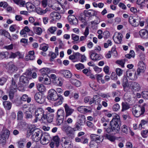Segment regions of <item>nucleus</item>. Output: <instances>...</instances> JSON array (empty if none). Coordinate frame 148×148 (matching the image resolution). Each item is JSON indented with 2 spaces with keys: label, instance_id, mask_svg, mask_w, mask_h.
I'll return each mask as SVG.
<instances>
[{
  "label": "nucleus",
  "instance_id": "c9c22d12",
  "mask_svg": "<svg viewBox=\"0 0 148 148\" xmlns=\"http://www.w3.org/2000/svg\"><path fill=\"white\" fill-rule=\"evenodd\" d=\"M138 68L144 71L146 69V65L143 61H140L138 63Z\"/></svg>",
  "mask_w": 148,
  "mask_h": 148
},
{
  "label": "nucleus",
  "instance_id": "a878e982",
  "mask_svg": "<svg viewBox=\"0 0 148 148\" xmlns=\"http://www.w3.org/2000/svg\"><path fill=\"white\" fill-rule=\"evenodd\" d=\"M20 82L21 84H24L25 85H26L28 83V80L27 77L24 76H21L20 78Z\"/></svg>",
  "mask_w": 148,
  "mask_h": 148
},
{
  "label": "nucleus",
  "instance_id": "bb28decb",
  "mask_svg": "<svg viewBox=\"0 0 148 148\" xmlns=\"http://www.w3.org/2000/svg\"><path fill=\"white\" fill-rule=\"evenodd\" d=\"M82 125L80 124L79 123L76 122L74 125V128L72 129V130L73 131L81 130L82 127H81V126Z\"/></svg>",
  "mask_w": 148,
  "mask_h": 148
},
{
  "label": "nucleus",
  "instance_id": "b1692460",
  "mask_svg": "<svg viewBox=\"0 0 148 148\" xmlns=\"http://www.w3.org/2000/svg\"><path fill=\"white\" fill-rule=\"evenodd\" d=\"M35 10L37 14L40 15H42L45 14L48 10L47 8H46L45 10H43L41 8L39 7L36 8Z\"/></svg>",
  "mask_w": 148,
  "mask_h": 148
},
{
  "label": "nucleus",
  "instance_id": "680f3d73",
  "mask_svg": "<svg viewBox=\"0 0 148 148\" xmlns=\"http://www.w3.org/2000/svg\"><path fill=\"white\" fill-rule=\"evenodd\" d=\"M20 55V53L19 52H17L16 53H11L10 56L9 57V58H15L18 55Z\"/></svg>",
  "mask_w": 148,
  "mask_h": 148
},
{
  "label": "nucleus",
  "instance_id": "a18cd8bd",
  "mask_svg": "<svg viewBox=\"0 0 148 148\" xmlns=\"http://www.w3.org/2000/svg\"><path fill=\"white\" fill-rule=\"evenodd\" d=\"M122 111H123L126 110L130 108V107L127 103L122 102Z\"/></svg>",
  "mask_w": 148,
  "mask_h": 148
},
{
  "label": "nucleus",
  "instance_id": "aec40b11",
  "mask_svg": "<svg viewBox=\"0 0 148 148\" xmlns=\"http://www.w3.org/2000/svg\"><path fill=\"white\" fill-rule=\"evenodd\" d=\"M40 72L41 74L42 75H47L48 73H54L56 71L55 70H52L50 71V69L48 68H43L40 70Z\"/></svg>",
  "mask_w": 148,
  "mask_h": 148
},
{
  "label": "nucleus",
  "instance_id": "a211bd4d",
  "mask_svg": "<svg viewBox=\"0 0 148 148\" xmlns=\"http://www.w3.org/2000/svg\"><path fill=\"white\" fill-rule=\"evenodd\" d=\"M50 16L53 21H56L61 18L60 14L55 12H51L50 14Z\"/></svg>",
  "mask_w": 148,
  "mask_h": 148
},
{
  "label": "nucleus",
  "instance_id": "ea45409f",
  "mask_svg": "<svg viewBox=\"0 0 148 148\" xmlns=\"http://www.w3.org/2000/svg\"><path fill=\"white\" fill-rule=\"evenodd\" d=\"M105 137L107 139L112 142H114L116 139V138L115 136L107 134L106 135Z\"/></svg>",
  "mask_w": 148,
  "mask_h": 148
},
{
  "label": "nucleus",
  "instance_id": "603ef678",
  "mask_svg": "<svg viewBox=\"0 0 148 148\" xmlns=\"http://www.w3.org/2000/svg\"><path fill=\"white\" fill-rule=\"evenodd\" d=\"M93 141L96 143H99L100 142L99 136L93 134Z\"/></svg>",
  "mask_w": 148,
  "mask_h": 148
},
{
  "label": "nucleus",
  "instance_id": "1a4fd4ad",
  "mask_svg": "<svg viewBox=\"0 0 148 148\" xmlns=\"http://www.w3.org/2000/svg\"><path fill=\"white\" fill-rule=\"evenodd\" d=\"M140 18L137 15L135 16L134 17H132L129 18V21L130 24L134 27H136L139 24Z\"/></svg>",
  "mask_w": 148,
  "mask_h": 148
},
{
  "label": "nucleus",
  "instance_id": "bf43d9fd",
  "mask_svg": "<svg viewBox=\"0 0 148 148\" xmlns=\"http://www.w3.org/2000/svg\"><path fill=\"white\" fill-rule=\"evenodd\" d=\"M125 61V59L123 60H117L116 61V63L120 65L122 67H124V64Z\"/></svg>",
  "mask_w": 148,
  "mask_h": 148
},
{
  "label": "nucleus",
  "instance_id": "cd10ccee",
  "mask_svg": "<svg viewBox=\"0 0 148 148\" xmlns=\"http://www.w3.org/2000/svg\"><path fill=\"white\" fill-rule=\"evenodd\" d=\"M0 32L2 35H4L8 38L10 40H12V38L8 32L4 30H1L0 31Z\"/></svg>",
  "mask_w": 148,
  "mask_h": 148
},
{
  "label": "nucleus",
  "instance_id": "9d476101",
  "mask_svg": "<svg viewBox=\"0 0 148 148\" xmlns=\"http://www.w3.org/2000/svg\"><path fill=\"white\" fill-rule=\"evenodd\" d=\"M65 112V118L71 116L74 112V110L71 108L67 103L64 104V106Z\"/></svg>",
  "mask_w": 148,
  "mask_h": 148
},
{
  "label": "nucleus",
  "instance_id": "2eb2a0df",
  "mask_svg": "<svg viewBox=\"0 0 148 148\" xmlns=\"http://www.w3.org/2000/svg\"><path fill=\"white\" fill-rule=\"evenodd\" d=\"M68 19L70 24L76 25L78 24V21L74 16L70 15L68 17Z\"/></svg>",
  "mask_w": 148,
  "mask_h": 148
},
{
  "label": "nucleus",
  "instance_id": "f3484780",
  "mask_svg": "<svg viewBox=\"0 0 148 148\" xmlns=\"http://www.w3.org/2000/svg\"><path fill=\"white\" fill-rule=\"evenodd\" d=\"M9 71L11 73L16 72L18 70V68L12 62H9L8 64Z\"/></svg>",
  "mask_w": 148,
  "mask_h": 148
},
{
  "label": "nucleus",
  "instance_id": "6ab92c4d",
  "mask_svg": "<svg viewBox=\"0 0 148 148\" xmlns=\"http://www.w3.org/2000/svg\"><path fill=\"white\" fill-rule=\"evenodd\" d=\"M140 37L144 39L148 38V31L145 29H142L139 32Z\"/></svg>",
  "mask_w": 148,
  "mask_h": 148
},
{
  "label": "nucleus",
  "instance_id": "393cba45",
  "mask_svg": "<svg viewBox=\"0 0 148 148\" xmlns=\"http://www.w3.org/2000/svg\"><path fill=\"white\" fill-rule=\"evenodd\" d=\"M133 73L130 72H126V75L130 79L133 80H135L137 78V77L136 75V73L135 72L134 74V76H132Z\"/></svg>",
  "mask_w": 148,
  "mask_h": 148
},
{
  "label": "nucleus",
  "instance_id": "6e6d98bb",
  "mask_svg": "<svg viewBox=\"0 0 148 148\" xmlns=\"http://www.w3.org/2000/svg\"><path fill=\"white\" fill-rule=\"evenodd\" d=\"M43 80V82H42V84L45 85L49 84L51 82V80L47 77H45Z\"/></svg>",
  "mask_w": 148,
  "mask_h": 148
},
{
  "label": "nucleus",
  "instance_id": "6e6552de",
  "mask_svg": "<svg viewBox=\"0 0 148 148\" xmlns=\"http://www.w3.org/2000/svg\"><path fill=\"white\" fill-rule=\"evenodd\" d=\"M34 98L36 102L39 104H42L45 101V97L39 92L36 93L34 95Z\"/></svg>",
  "mask_w": 148,
  "mask_h": 148
},
{
  "label": "nucleus",
  "instance_id": "8fccbe9b",
  "mask_svg": "<svg viewBox=\"0 0 148 148\" xmlns=\"http://www.w3.org/2000/svg\"><path fill=\"white\" fill-rule=\"evenodd\" d=\"M53 140L56 143V146H58L59 143L60 139L58 135L54 136L53 138Z\"/></svg>",
  "mask_w": 148,
  "mask_h": 148
},
{
  "label": "nucleus",
  "instance_id": "0eeeda50",
  "mask_svg": "<svg viewBox=\"0 0 148 148\" xmlns=\"http://www.w3.org/2000/svg\"><path fill=\"white\" fill-rule=\"evenodd\" d=\"M50 140L51 138L49 135L48 133L42 132L40 140L42 144L43 145L47 144L49 143Z\"/></svg>",
  "mask_w": 148,
  "mask_h": 148
},
{
  "label": "nucleus",
  "instance_id": "c756f323",
  "mask_svg": "<svg viewBox=\"0 0 148 148\" xmlns=\"http://www.w3.org/2000/svg\"><path fill=\"white\" fill-rule=\"evenodd\" d=\"M78 121L77 122L79 123L80 124L83 125V124L85 123V118L84 115L82 114H80L78 116Z\"/></svg>",
  "mask_w": 148,
  "mask_h": 148
},
{
  "label": "nucleus",
  "instance_id": "13d9d810",
  "mask_svg": "<svg viewBox=\"0 0 148 148\" xmlns=\"http://www.w3.org/2000/svg\"><path fill=\"white\" fill-rule=\"evenodd\" d=\"M75 66L77 70L82 69L84 68V65L81 63L76 64L75 65Z\"/></svg>",
  "mask_w": 148,
  "mask_h": 148
},
{
  "label": "nucleus",
  "instance_id": "ddd939ff",
  "mask_svg": "<svg viewBox=\"0 0 148 148\" xmlns=\"http://www.w3.org/2000/svg\"><path fill=\"white\" fill-rule=\"evenodd\" d=\"M85 107V106H80L77 108V110L79 112L82 113H85L92 112L91 108L88 107H86V108Z\"/></svg>",
  "mask_w": 148,
  "mask_h": 148
},
{
  "label": "nucleus",
  "instance_id": "de8ad7c7",
  "mask_svg": "<svg viewBox=\"0 0 148 148\" xmlns=\"http://www.w3.org/2000/svg\"><path fill=\"white\" fill-rule=\"evenodd\" d=\"M129 128L126 125H124L121 127L122 132L125 134H127L128 132Z\"/></svg>",
  "mask_w": 148,
  "mask_h": 148
},
{
  "label": "nucleus",
  "instance_id": "864d4df0",
  "mask_svg": "<svg viewBox=\"0 0 148 148\" xmlns=\"http://www.w3.org/2000/svg\"><path fill=\"white\" fill-rule=\"evenodd\" d=\"M35 33L38 35H40L42 32V29L40 27H36L34 29Z\"/></svg>",
  "mask_w": 148,
  "mask_h": 148
},
{
  "label": "nucleus",
  "instance_id": "774afa93",
  "mask_svg": "<svg viewBox=\"0 0 148 148\" xmlns=\"http://www.w3.org/2000/svg\"><path fill=\"white\" fill-rule=\"evenodd\" d=\"M142 95L143 97L145 99H148V92L144 91L142 93Z\"/></svg>",
  "mask_w": 148,
  "mask_h": 148
},
{
  "label": "nucleus",
  "instance_id": "39448f33",
  "mask_svg": "<svg viewBox=\"0 0 148 148\" xmlns=\"http://www.w3.org/2000/svg\"><path fill=\"white\" fill-rule=\"evenodd\" d=\"M17 90V86L14 79L12 78L11 84L10 86L9 96L11 99H12L14 97V93Z\"/></svg>",
  "mask_w": 148,
  "mask_h": 148
},
{
  "label": "nucleus",
  "instance_id": "a19ab883",
  "mask_svg": "<svg viewBox=\"0 0 148 148\" xmlns=\"http://www.w3.org/2000/svg\"><path fill=\"white\" fill-rule=\"evenodd\" d=\"M84 13L86 16L90 18L92 16V10H84Z\"/></svg>",
  "mask_w": 148,
  "mask_h": 148
},
{
  "label": "nucleus",
  "instance_id": "f257e3e1",
  "mask_svg": "<svg viewBox=\"0 0 148 148\" xmlns=\"http://www.w3.org/2000/svg\"><path fill=\"white\" fill-rule=\"evenodd\" d=\"M48 95L47 96L48 99L52 101L58 100L54 103V106H58L62 103L64 100L63 97L61 95H58L56 91L51 89L48 91Z\"/></svg>",
  "mask_w": 148,
  "mask_h": 148
},
{
  "label": "nucleus",
  "instance_id": "423d86ee",
  "mask_svg": "<svg viewBox=\"0 0 148 148\" xmlns=\"http://www.w3.org/2000/svg\"><path fill=\"white\" fill-rule=\"evenodd\" d=\"M44 110L41 108H39L36 110L35 112V116L36 119H35V122H37L38 120H43Z\"/></svg>",
  "mask_w": 148,
  "mask_h": 148
},
{
  "label": "nucleus",
  "instance_id": "e433bc0d",
  "mask_svg": "<svg viewBox=\"0 0 148 148\" xmlns=\"http://www.w3.org/2000/svg\"><path fill=\"white\" fill-rule=\"evenodd\" d=\"M51 8L54 10L58 11L60 13L63 14L64 13V10L62 7L61 8L59 7H56L53 5H51Z\"/></svg>",
  "mask_w": 148,
  "mask_h": 148
},
{
  "label": "nucleus",
  "instance_id": "69168bd1",
  "mask_svg": "<svg viewBox=\"0 0 148 148\" xmlns=\"http://www.w3.org/2000/svg\"><path fill=\"white\" fill-rule=\"evenodd\" d=\"M110 33L108 31H105L103 34V36L105 38H108L110 36Z\"/></svg>",
  "mask_w": 148,
  "mask_h": 148
},
{
  "label": "nucleus",
  "instance_id": "e2e57ef3",
  "mask_svg": "<svg viewBox=\"0 0 148 148\" xmlns=\"http://www.w3.org/2000/svg\"><path fill=\"white\" fill-rule=\"evenodd\" d=\"M120 106L118 103L114 104L112 106V110L114 111H117L119 109Z\"/></svg>",
  "mask_w": 148,
  "mask_h": 148
},
{
  "label": "nucleus",
  "instance_id": "7c9ffc66",
  "mask_svg": "<svg viewBox=\"0 0 148 148\" xmlns=\"http://www.w3.org/2000/svg\"><path fill=\"white\" fill-rule=\"evenodd\" d=\"M82 71L87 76L89 77L91 79L92 78L91 71L89 69H85L83 70Z\"/></svg>",
  "mask_w": 148,
  "mask_h": 148
},
{
  "label": "nucleus",
  "instance_id": "58836bf2",
  "mask_svg": "<svg viewBox=\"0 0 148 148\" xmlns=\"http://www.w3.org/2000/svg\"><path fill=\"white\" fill-rule=\"evenodd\" d=\"M21 100L24 101H27L28 103H29L31 100V98L28 97L26 95H23L21 98Z\"/></svg>",
  "mask_w": 148,
  "mask_h": 148
},
{
  "label": "nucleus",
  "instance_id": "412c9836",
  "mask_svg": "<svg viewBox=\"0 0 148 148\" xmlns=\"http://www.w3.org/2000/svg\"><path fill=\"white\" fill-rule=\"evenodd\" d=\"M10 135V131L7 129H3L2 132L1 134H0L2 137L5 139H8Z\"/></svg>",
  "mask_w": 148,
  "mask_h": 148
},
{
  "label": "nucleus",
  "instance_id": "49530a36",
  "mask_svg": "<svg viewBox=\"0 0 148 148\" xmlns=\"http://www.w3.org/2000/svg\"><path fill=\"white\" fill-rule=\"evenodd\" d=\"M123 86L125 91H126L130 88V83L128 84V82L122 83Z\"/></svg>",
  "mask_w": 148,
  "mask_h": 148
},
{
  "label": "nucleus",
  "instance_id": "052dcab7",
  "mask_svg": "<svg viewBox=\"0 0 148 148\" xmlns=\"http://www.w3.org/2000/svg\"><path fill=\"white\" fill-rule=\"evenodd\" d=\"M112 45V43L110 40H108L107 42L104 44V47L105 48H107L109 46H111Z\"/></svg>",
  "mask_w": 148,
  "mask_h": 148
},
{
  "label": "nucleus",
  "instance_id": "4c0bfd02",
  "mask_svg": "<svg viewBox=\"0 0 148 148\" xmlns=\"http://www.w3.org/2000/svg\"><path fill=\"white\" fill-rule=\"evenodd\" d=\"M57 117L64 118V112L63 110L60 109L57 111Z\"/></svg>",
  "mask_w": 148,
  "mask_h": 148
},
{
  "label": "nucleus",
  "instance_id": "c85d7f7f",
  "mask_svg": "<svg viewBox=\"0 0 148 148\" xmlns=\"http://www.w3.org/2000/svg\"><path fill=\"white\" fill-rule=\"evenodd\" d=\"M27 59L33 60L35 59L34 52V51H31L28 52V54L26 56Z\"/></svg>",
  "mask_w": 148,
  "mask_h": 148
},
{
  "label": "nucleus",
  "instance_id": "473e14b6",
  "mask_svg": "<svg viewBox=\"0 0 148 148\" xmlns=\"http://www.w3.org/2000/svg\"><path fill=\"white\" fill-rule=\"evenodd\" d=\"M36 86L38 90L40 92H44L45 90V88L42 84H38Z\"/></svg>",
  "mask_w": 148,
  "mask_h": 148
},
{
  "label": "nucleus",
  "instance_id": "72a5a7b5",
  "mask_svg": "<svg viewBox=\"0 0 148 148\" xmlns=\"http://www.w3.org/2000/svg\"><path fill=\"white\" fill-rule=\"evenodd\" d=\"M95 76L98 82H99V81H100L102 84H104L105 83L104 80L102 79V77H103V75L102 74H96L95 75Z\"/></svg>",
  "mask_w": 148,
  "mask_h": 148
},
{
  "label": "nucleus",
  "instance_id": "5701e85b",
  "mask_svg": "<svg viewBox=\"0 0 148 148\" xmlns=\"http://www.w3.org/2000/svg\"><path fill=\"white\" fill-rule=\"evenodd\" d=\"M54 115L52 114H48L47 115H45L43 116V119H47V121L49 123H51L53 121Z\"/></svg>",
  "mask_w": 148,
  "mask_h": 148
},
{
  "label": "nucleus",
  "instance_id": "338daca9",
  "mask_svg": "<svg viewBox=\"0 0 148 148\" xmlns=\"http://www.w3.org/2000/svg\"><path fill=\"white\" fill-rule=\"evenodd\" d=\"M116 71L117 75L119 76H121L123 73V70L119 68H117Z\"/></svg>",
  "mask_w": 148,
  "mask_h": 148
},
{
  "label": "nucleus",
  "instance_id": "09e8293b",
  "mask_svg": "<svg viewBox=\"0 0 148 148\" xmlns=\"http://www.w3.org/2000/svg\"><path fill=\"white\" fill-rule=\"evenodd\" d=\"M17 119L18 120H21L23 119V114L22 111H19L17 113Z\"/></svg>",
  "mask_w": 148,
  "mask_h": 148
},
{
  "label": "nucleus",
  "instance_id": "37998d69",
  "mask_svg": "<svg viewBox=\"0 0 148 148\" xmlns=\"http://www.w3.org/2000/svg\"><path fill=\"white\" fill-rule=\"evenodd\" d=\"M20 29V27L16 25H11L9 28V29L12 32H14L16 29L19 30Z\"/></svg>",
  "mask_w": 148,
  "mask_h": 148
},
{
  "label": "nucleus",
  "instance_id": "2f4dec72",
  "mask_svg": "<svg viewBox=\"0 0 148 148\" xmlns=\"http://www.w3.org/2000/svg\"><path fill=\"white\" fill-rule=\"evenodd\" d=\"M12 103L9 101L3 102V105L5 108L8 110L10 109L12 106Z\"/></svg>",
  "mask_w": 148,
  "mask_h": 148
},
{
  "label": "nucleus",
  "instance_id": "0e129e2a",
  "mask_svg": "<svg viewBox=\"0 0 148 148\" xmlns=\"http://www.w3.org/2000/svg\"><path fill=\"white\" fill-rule=\"evenodd\" d=\"M71 36L72 39L75 41H77L79 39V36L75 34H72Z\"/></svg>",
  "mask_w": 148,
  "mask_h": 148
},
{
  "label": "nucleus",
  "instance_id": "f03ea898",
  "mask_svg": "<svg viewBox=\"0 0 148 148\" xmlns=\"http://www.w3.org/2000/svg\"><path fill=\"white\" fill-rule=\"evenodd\" d=\"M27 133L32 135L31 138L32 140L37 142L40 140L42 132L39 129L29 127Z\"/></svg>",
  "mask_w": 148,
  "mask_h": 148
},
{
  "label": "nucleus",
  "instance_id": "3c124183",
  "mask_svg": "<svg viewBox=\"0 0 148 148\" xmlns=\"http://www.w3.org/2000/svg\"><path fill=\"white\" fill-rule=\"evenodd\" d=\"M64 118L57 117V119L56 120V123L58 125H60L62 123L64 120Z\"/></svg>",
  "mask_w": 148,
  "mask_h": 148
},
{
  "label": "nucleus",
  "instance_id": "4468645a",
  "mask_svg": "<svg viewBox=\"0 0 148 148\" xmlns=\"http://www.w3.org/2000/svg\"><path fill=\"white\" fill-rule=\"evenodd\" d=\"M123 37L122 34L120 33H118L116 36V34L114 35L113 38L114 42L117 44H121L122 41V38Z\"/></svg>",
  "mask_w": 148,
  "mask_h": 148
},
{
  "label": "nucleus",
  "instance_id": "c03bdc74",
  "mask_svg": "<svg viewBox=\"0 0 148 148\" xmlns=\"http://www.w3.org/2000/svg\"><path fill=\"white\" fill-rule=\"evenodd\" d=\"M25 117L27 119H31L32 117L31 113L28 111H27L24 113Z\"/></svg>",
  "mask_w": 148,
  "mask_h": 148
},
{
  "label": "nucleus",
  "instance_id": "7ed1b4c3",
  "mask_svg": "<svg viewBox=\"0 0 148 148\" xmlns=\"http://www.w3.org/2000/svg\"><path fill=\"white\" fill-rule=\"evenodd\" d=\"M121 121L119 116L116 115L110 122V125L112 127L114 130L116 132L119 131L120 129Z\"/></svg>",
  "mask_w": 148,
  "mask_h": 148
},
{
  "label": "nucleus",
  "instance_id": "dca6fc26",
  "mask_svg": "<svg viewBox=\"0 0 148 148\" xmlns=\"http://www.w3.org/2000/svg\"><path fill=\"white\" fill-rule=\"evenodd\" d=\"M60 74L66 78H70L72 76V73L69 70H62L60 71Z\"/></svg>",
  "mask_w": 148,
  "mask_h": 148
},
{
  "label": "nucleus",
  "instance_id": "4be33fe9",
  "mask_svg": "<svg viewBox=\"0 0 148 148\" xmlns=\"http://www.w3.org/2000/svg\"><path fill=\"white\" fill-rule=\"evenodd\" d=\"M9 53L7 51H3L0 52V60L8 59L9 56Z\"/></svg>",
  "mask_w": 148,
  "mask_h": 148
},
{
  "label": "nucleus",
  "instance_id": "4d7b16f0",
  "mask_svg": "<svg viewBox=\"0 0 148 148\" xmlns=\"http://www.w3.org/2000/svg\"><path fill=\"white\" fill-rule=\"evenodd\" d=\"M48 47L47 45L44 44L41 45L40 47V49L44 51H46L48 50Z\"/></svg>",
  "mask_w": 148,
  "mask_h": 148
},
{
  "label": "nucleus",
  "instance_id": "79ce46f5",
  "mask_svg": "<svg viewBox=\"0 0 148 148\" xmlns=\"http://www.w3.org/2000/svg\"><path fill=\"white\" fill-rule=\"evenodd\" d=\"M52 82L54 84L59 86H61L62 84L61 79L59 78H57L56 79L53 80Z\"/></svg>",
  "mask_w": 148,
  "mask_h": 148
},
{
  "label": "nucleus",
  "instance_id": "f704fd0d",
  "mask_svg": "<svg viewBox=\"0 0 148 148\" xmlns=\"http://www.w3.org/2000/svg\"><path fill=\"white\" fill-rule=\"evenodd\" d=\"M26 8L28 11H31L35 7V5L30 2H27L26 4Z\"/></svg>",
  "mask_w": 148,
  "mask_h": 148
},
{
  "label": "nucleus",
  "instance_id": "5fc2aeb1",
  "mask_svg": "<svg viewBox=\"0 0 148 148\" xmlns=\"http://www.w3.org/2000/svg\"><path fill=\"white\" fill-rule=\"evenodd\" d=\"M7 77H2L0 78V85L2 86L6 82Z\"/></svg>",
  "mask_w": 148,
  "mask_h": 148
},
{
  "label": "nucleus",
  "instance_id": "f8f14e48",
  "mask_svg": "<svg viewBox=\"0 0 148 148\" xmlns=\"http://www.w3.org/2000/svg\"><path fill=\"white\" fill-rule=\"evenodd\" d=\"M130 88L133 91H138L140 89V86L137 83L132 82H130Z\"/></svg>",
  "mask_w": 148,
  "mask_h": 148
},
{
  "label": "nucleus",
  "instance_id": "9b49d317",
  "mask_svg": "<svg viewBox=\"0 0 148 148\" xmlns=\"http://www.w3.org/2000/svg\"><path fill=\"white\" fill-rule=\"evenodd\" d=\"M62 145L63 147L68 148L71 143L70 138L68 137H63L61 140Z\"/></svg>",
  "mask_w": 148,
  "mask_h": 148
},
{
  "label": "nucleus",
  "instance_id": "20e7f679",
  "mask_svg": "<svg viewBox=\"0 0 148 148\" xmlns=\"http://www.w3.org/2000/svg\"><path fill=\"white\" fill-rule=\"evenodd\" d=\"M145 112V108L143 106L135 105L132 109V112L133 115L136 117H138L143 115Z\"/></svg>",
  "mask_w": 148,
  "mask_h": 148
}]
</instances>
